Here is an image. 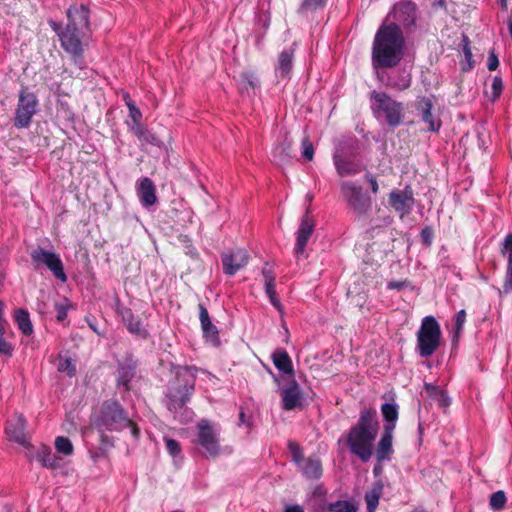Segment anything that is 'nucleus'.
<instances>
[{
    "label": "nucleus",
    "mask_w": 512,
    "mask_h": 512,
    "mask_svg": "<svg viewBox=\"0 0 512 512\" xmlns=\"http://www.w3.org/2000/svg\"><path fill=\"white\" fill-rule=\"evenodd\" d=\"M242 79L244 82L251 88H255L258 85V80L254 73L251 72H245L242 74Z\"/></svg>",
    "instance_id": "obj_54"
},
{
    "label": "nucleus",
    "mask_w": 512,
    "mask_h": 512,
    "mask_svg": "<svg viewBox=\"0 0 512 512\" xmlns=\"http://www.w3.org/2000/svg\"><path fill=\"white\" fill-rule=\"evenodd\" d=\"M507 497L503 490L491 494L489 506L493 511H501L506 507Z\"/></svg>",
    "instance_id": "obj_38"
},
{
    "label": "nucleus",
    "mask_w": 512,
    "mask_h": 512,
    "mask_svg": "<svg viewBox=\"0 0 512 512\" xmlns=\"http://www.w3.org/2000/svg\"><path fill=\"white\" fill-rule=\"evenodd\" d=\"M30 257L35 270L44 265L52 272L56 279L66 282L67 276L64 272L63 262L58 254L38 247L30 253Z\"/></svg>",
    "instance_id": "obj_10"
},
{
    "label": "nucleus",
    "mask_w": 512,
    "mask_h": 512,
    "mask_svg": "<svg viewBox=\"0 0 512 512\" xmlns=\"http://www.w3.org/2000/svg\"><path fill=\"white\" fill-rule=\"evenodd\" d=\"M51 27L52 29L59 35V32L63 31L64 29H61L60 25L55 23V22H52L51 23Z\"/></svg>",
    "instance_id": "obj_62"
},
{
    "label": "nucleus",
    "mask_w": 512,
    "mask_h": 512,
    "mask_svg": "<svg viewBox=\"0 0 512 512\" xmlns=\"http://www.w3.org/2000/svg\"><path fill=\"white\" fill-rule=\"evenodd\" d=\"M56 367L58 372L65 373L68 377L76 375V366L72 359L67 356L59 354L56 358Z\"/></svg>",
    "instance_id": "obj_35"
},
{
    "label": "nucleus",
    "mask_w": 512,
    "mask_h": 512,
    "mask_svg": "<svg viewBox=\"0 0 512 512\" xmlns=\"http://www.w3.org/2000/svg\"><path fill=\"white\" fill-rule=\"evenodd\" d=\"M435 399L439 402L440 406H442V407H446L450 404L449 398L446 394H445V398L437 397Z\"/></svg>",
    "instance_id": "obj_60"
},
{
    "label": "nucleus",
    "mask_w": 512,
    "mask_h": 512,
    "mask_svg": "<svg viewBox=\"0 0 512 512\" xmlns=\"http://www.w3.org/2000/svg\"><path fill=\"white\" fill-rule=\"evenodd\" d=\"M282 399V408L286 411H291L296 408H302L303 393L300 385L292 378L287 387L280 390Z\"/></svg>",
    "instance_id": "obj_15"
},
{
    "label": "nucleus",
    "mask_w": 512,
    "mask_h": 512,
    "mask_svg": "<svg viewBox=\"0 0 512 512\" xmlns=\"http://www.w3.org/2000/svg\"><path fill=\"white\" fill-rule=\"evenodd\" d=\"M383 492V484L381 482L375 483L370 490L365 493V502L367 512H374L379 504L380 497Z\"/></svg>",
    "instance_id": "obj_32"
},
{
    "label": "nucleus",
    "mask_w": 512,
    "mask_h": 512,
    "mask_svg": "<svg viewBox=\"0 0 512 512\" xmlns=\"http://www.w3.org/2000/svg\"><path fill=\"white\" fill-rule=\"evenodd\" d=\"M14 318L19 330H21L24 335L30 336L33 333V325L27 310L21 308L15 310Z\"/></svg>",
    "instance_id": "obj_34"
},
{
    "label": "nucleus",
    "mask_w": 512,
    "mask_h": 512,
    "mask_svg": "<svg viewBox=\"0 0 512 512\" xmlns=\"http://www.w3.org/2000/svg\"><path fill=\"white\" fill-rule=\"evenodd\" d=\"M129 117L131 122H127L128 126L141 123L142 113L135 103H128Z\"/></svg>",
    "instance_id": "obj_46"
},
{
    "label": "nucleus",
    "mask_w": 512,
    "mask_h": 512,
    "mask_svg": "<svg viewBox=\"0 0 512 512\" xmlns=\"http://www.w3.org/2000/svg\"><path fill=\"white\" fill-rule=\"evenodd\" d=\"M9 326H2L0 323V356L11 358L14 352V346L7 340Z\"/></svg>",
    "instance_id": "obj_36"
},
{
    "label": "nucleus",
    "mask_w": 512,
    "mask_h": 512,
    "mask_svg": "<svg viewBox=\"0 0 512 512\" xmlns=\"http://www.w3.org/2000/svg\"><path fill=\"white\" fill-rule=\"evenodd\" d=\"M262 275L264 278L265 292H266L267 296L269 297L270 303L278 311H281L282 304H281L279 298L277 297L276 285H275L276 275H275L274 271L271 268L265 266L262 269Z\"/></svg>",
    "instance_id": "obj_24"
},
{
    "label": "nucleus",
    "mask_w": 512,
    "mask_h": 512,
    "mask_svg": "<svg viewBox=\"0 0 512 512\" xmlns=\"http://www.w3.org/2000/svg\"><path fill=\"white\" fill-rule=\"evenodd\" d=\"M326 510L328 512H357V507L349 501L338 500L329 503Z\"/></svg>",
    "instance_id": "obj_39"
},
{
    "label": "nucleus",
    "mask_w": 512,
    "mask_h": 512,
    "mask_svg": "<svg viewBox=\"0 0 512 512\" xmlns=\"http://www.w3.org/2000/svg\"><path fill=\"white\" fill-rule=\"evenodd\" d=\"M55 309L57 312L56 318L59 322H63L67 318V306L63 304H56Z\"/></svg>",
    "instance_id": "obj_55"
},
{
    "label": "nucleus",
    "mask_w": 512,
    "mask_h": 512,
    "mask_svg": "<svg viewBox=\"0 0 512 512\" xmlns=\"http://www.w3.org/2000/svg\"><path fill=\"white\" fill-rule=\"evenodd\" d=\"M415 108L421 115L422 121L428 125V131L438 132L441 127V121L435 119L432 114L433 101L430 97H418L415 102Z\"/></svg>",
    "instance_id": "obj_17"
},
{
    "label": "nucleus",
    "mask_w": 512,
    "mask_h": 512,
    "mask_svg": "<svg viewBox=\"0 0 512 512\" xmlns=\"http://www.w3.org/2000/svg\"><path fill=\"white\" fill-rule=\"evenodd\" d=\"M379 432V420L374 408L360 411L357 422L352 425L346 436L350 452L362 462H368L374 450V442Z\"/></svg>",
    "instance_id": "obj_1"
},
{
    "label": "nucleus",
    "mask_w": 512,
    "mask_h": 512,
    "mask_svg": "<svg viewBox=\"0 0 512 512\" xmlns=\"http://www.w3.org/2000/svg\"><path fill=\"white\" fill-rule=\"evenodd\" d=\"M381 413L385 421L384 427H391V432H394L399 415L398 406L395 403H383Z\"/></svg>",
    "instance_id": "obj_30"
},
{
    "label": "nucleus",
    "mask_w": 512,
    "mask_h": 512,
    "mask_svg": "<svg viewBox=\"0 0 512 512\" xmlns=\"http://www.w3.org/2000/svg\"><path fill=\"white\" fill-rule=\"evenodd\" d=\"M371 110L377 119L384 118L389 127L395 128L402 124L404 104L393 99L386 92L372 91L370 94Z\"/></svg>",
    "instance_id": "obj_5"
},
{
    "label": "nucleus",
    "mask_w": 512,
    "mask_h": 512,
    "mask_svg": "<svg viewBox=\"0 0 512 512\" xmlns=\"http://www.w3.org/2000/svg\"><path fill=\"white\" fill-rule=\"evenodd\" d=\"M26 421L22 415L11 419L6 424V434L9 440L14 441L22 446H28L29 442L26 435Z\"/></svg>",
    "instance_id": "obj_20"
},
{
    "label": "nucleus",
    "mask_w": 512,
    "mask_h": 512,
    "mask_svg": "<svg viewBox=\"0 0 512 512\" xmlns=\"http://www.w3.org/2000/svg\"><path fill=\"white\" fill-rule=\"evenodd\" d=\"M499 66V60L495 53H491L488 57L487 68L489 71H495Z\"/></svg>",
    "instance_id": "obj_56"
},
{
    "label": "nucleus",
    "mask_w": 512,
    "mask_h": 512,
    "mask_svg": "<svg viewBox=\"0 0 512 512\" xmlns=\"http://www.w3.org/2000/svg\"><path fill=\"white\" fill-rule=\"evenodd\" d=\"M272 360L274 366L284 374H294L292 360L287 353V351L283 348H279L274 351L272 354Z\"/></svg>",
    "instance_id": "obj_28"
},
{
    "label": "nucleus",
    "mask_w": 512,
    "mask_h": 512,
    "mask_svg": "<svg viewBox=\"0 0 512 512\" xmlns=\"http://www.w3.org/2000/svg\"><path fill=\"white\" fill-rule=\"evenodd\" d=\"M92 425L98 431L121 432L130 428L134 439H139L140 428L137 423L129 418L125 408L116 400L103 401L98 413L92 420Z\"/></svg>",
    "instance_id": "obj_3"
},
{
    "label": "nucleus",
    "mask_w": 512,
    "mask_h": 512,
    "mask_svg": "<svg viewBox=\"0 0 512 512\" xmlns=\"http://www.w3.org/2000/svg\"><path fill=\"white\" fill-rule=\"evenodd\" d=\"M441 328L433 316H426L422 319L420 328L417 331V352L420 357L432 356L440 346Z\"/></svg>",
    "instance_id": "obj_6"
},
{
    "label": "nucleus",
    "mask_w": 512,
    "mask_h": 512,
    "mask_svg": "<svg viewBox=\"0 0 512 512\" xmlns=\"http://www.w3.org/2000/svg\"><path fill=\"white\" fill-rule=\"evenodd\" d=\"M221 260L224 273L228 276H234L248 264L249 255L244 249L237 248L231 253L223 254Z\"/></svg>",
    "instance_id": "obj_16"
},
{
    "label": "nucleus",
    "mask_w": 512,
    "mask_h": 512,
    "mask_svg": "<svg viewBox=\"0 0 512 512\" xmlns=\"http://www.w3.org/2000/svg\"><path fill=\"white\" fill-rule=\"evenodd\" d=\"M314 228V220L307 211L301 218L299 228L296 232L297 237L294 254L297 258H300L302 255H304L307 243L314 232Z\"/></svg>",
    "instance_id": "obj_14"
},
{
    "label": "nucleus",
    "mask_w": 512,
    "mask_h": 512,
    "mask_svg": "<svg viewBox=\"0 0 512 512\" xmlns=\"http://www.w3.org/2000/svg\"><path fill=\"white\" fill-rule=\"evenodd\" d=\"M198 310L203 337L212 345L218 346L220 344L219 331L218 328L212 323L207 308L200 303L198 305Z\"/></svg>",
    "instance_id": "obj_18"
},
{
    "label": "nucleus",
    "mask_w": 512,
    "mask_h": 512,
    "mask_svg": "<svg viewBox=\"0 0 512 512\" xmlns=\"http://www.w3.org/2000/svg\"><path fill=\"white\" fill-rule=\"evenodd\" d=\"M300 466L302 474L307 479H319L323 474L322 462L319 458L309 457Z\"/></svg>",
    "instance_id": "obj_29"
},
{
    "label": "nucleus",
    "mask_w": 512,
    "mask_h": 512,
    "mask_svg": "<svg viewBox=\"0 0 512 512\" xmlns=\"http://www.w3.org/2000/svg\"><path fill=\"white\" fill-rule=\"evenodd\" d=\"M292 153L293 148L291 142L289 141H284L283 143L277 145L273 150V156L283 163L292 159Z\"/></svg>",
    "instance_id": "obj_37"
},
{
    "label": "nucleus",
    "mask_w": 512,
    "mask_h": 512,
    "mask_svg": "<svg viewBox=\"0 0 512 512\" xmlns=\"http://www.w3.org/2000/svg\"><path fill=\"white\" fill-rule=\"evenodd\" d=\"M407 284H408L407 281H390L387 284V289L399 291V290L403 289L405 286H407Z\"/></svg>",
    "instance_id": "obj_58"
},
{
    "label": "nucleus",
    "mask_w": 512,
    "mask_h": 512,
    "mask_svg": "<svg viewBox=\"0 0 512 512\" xmlns=\"http://www.w3.org/2000/svg\"><path fill=\"white\" fill-rule=\"evenodd\" d=\"M327 0H302L299 11H316L326 6Z\"/></svg>",
    "instance_id": "obj_41"
},
{
    "label": "nucleus",
    "mask_w": 512,
    "mask_h": 512,
    "mask_svg": "<svg viewBox=\"0 0 512 512\" xmlns=\"http://www.w3.org/2000/svg\"><path fill=\"white\" fill-rule=\"evenodd\" d=\"M503 81L500 76H494L491 84V95L489 96L490 101H497L503 91Z\"/></svg>",
    "instance_id": "obj_42"
},
{
    "label": "nucleus",
    "mask_w": 512,
    "mask_h": 512,
    "mask_svg": "<svg viewBox=\"0 0 512 512\" xmlns=\"http://www.w3.org/2000/svg\"><path fill=\"white\" fill-rule=\"evenodd\" d=\"M414 201L413 190L409 185L403 190H392L388 196L389 205L400 214L401 218L411 213Z\"/></svg>",
    "instance_id": "obj_13"
},
{
    "label": "nucleus",
    "mask_w": 512,
    "mask_h": 512,
    "mask_svg": "<svg viewBox=\"0 0 512 512\" xmlns=\"http://www.w3.org/2000/svg\"><path fill=\"white\" fill-rule=\"evenodd\" d=\"M337 173L341 176H352L361 172V167L353 160L342 158L339 155L333 157Z\"/></svg>",
    "instance_id": "obj_27"
},
{
    "label": "nucleus",
    "mask_w": 512,
    "mask_h": 512,
    "mask_svg": "<svg viewBox=\"0 0 512 512\" xmlns=\"http://www.w3.org/2000/svg\"><path fill=\"white\" fill-rule=\"evenodd\" d=\"M420 237L422 243L426 247H430L432 245L433 239H434V229L430 226L424 227L420 232Z\"/></svg>",
    "instance_id": "obj_47"
},
{
    "label": "nucleus",
    "mask_w": 512,
    "mask_h": 512,
    "mask_svg": "<svg viewBox=\"0 0 512 512\" xmlns=\"http://www.w3.org/2000/svg\"><path fill=\"white\" fill-rule=\"evenodd\" d=\"M142 143H148L155 146H159L161 141L160 139L151 131L146 129L145 134L142 136V139L139 140Z\"/></svg>",
    "instance_id": "obj_51"
},
{
    "label": "nucleus",
    "mask_w": 512,
    "mask_h": 512,
    "mask_svg": "<svg viewBox=\"0 0 512 512\" xmlns=\"http://www.w3.org/2000/svg\"><path fill=\"white\" fill-rule=\"evenodd\" d=\"M100 432V445L101 449H110L114 446V440L112 437L107 435L106 431H99Z\"/></svg>",
    "instance_id": "obj_52"
},
{
    "label": "nucleus",
    "mask_w": 512,
    "mask_h": 512,
    "mask_svg": "<svg viewBox=\"0 0 512 512\" xmlns=\"http://www.w3.org/2000/svg\"><path fill=\"white\" fill-rule=\"evenodd\" d=\"M165 443L166 449L170 455L177 456L181 452L180 444L175 439L167 438Z\"/></svg>",
    "instance_id": "obj_49"
},
{
    "label": "nucleus",
    "mask_w": 512,
    "mask_h": 512,
    "mask_svg": "<svg viewBox=\"0 0 512 512\" xmlns=\"http://www.w3.org/2000/svg\"><path fill=\"white\" fill-rule=\"evenodd\" d=\"M424 388L426 392L428 393L429 397L435 399L437 397L445 398V392L441 389H439L437 386H434L429 383H425Z\"/></svg>",
    "instance_id": "obj_50"
},
{
    "label": "nucleus",
    "mask_w": 512,
    "mask_h": 512,
    "mask_svg": "<svg viewBox=\"0 0 512 512\" xmlns=\"http://www.w3.org/2000/svg\"><path fill=\"white\" fill-rule=\"evenodd\" d=\"M364 178L365 180L369 183L370 185V188H371V191L374 193V194H377L378 191H379V185H378V181H377V178L375 175H373L372 173L370 172H367L365 175H364Z\"/></svg>",
    "instance_id": "obj_53"
},
{
    "label": "nucleus",
    "mask_w": 512,
    "mask_h": 512,
    "mask_svg": "<svg viewBox=\"0 0 512 512\" xmlns=\"http://www.w3.org/2000/svg\"><path fill=\"white\" fill-rule=\"evenodd\" d=\"M67 25H72L77 30L89 29V9L85 5H73L67 10Z\"/></svg>",
    "instance_id": "obj_21"
},
{
    "label": "nucleus",
    "mask_w": 512,
    "mask_h": 512,
    "mask_svg": "<svg viewBox=\"0 0 512 512\" xmlns=\"http://www.w3.org/2000/svg\"><path fill=\"white\" fill-rule=\"evenodd\" d=\"M417 6L412 1H403L399 3L396 9L397 19L405 26L414 24Z\"/></svg>",
    "instance_id": "obj_26"
},
{
    "label": "nucleus",
    "mask_w": 512,
    "mask_h": 512,
    "mask_svg": "<svg viewBox=\"0 0 512 512\" xmlns=\"http://www.w3.org/2000/svg\"><path fill=\"white\" fill-rule=\"evenodd\" d=\"M83 31L77 30L72 25H66L65 29L59 32L61 47L67 52L73 62L81 67L83 59V44L81 41Z\"/></svg>",
    "instance_id": "obj_11"
},
{
    "label": "nucleus",
    "mask_w": 512,
    "mask_h": 512,
    "mask_svg": "<svg viewBox=\"0 0 512 512\" xmlns=\"http://www.w3.org/2000/svg\"><path fill=\"white\" fill-rule=\"evenodd\" d=\"M465 322H466V311L464 309H461L455 315L454 340H457L460 337V334L462 332Z\"/></svg>",
    "instance_id": "obj_43"
},
{
    "label": "nucleus",
    "mask_w": 512,
    "mask_h": 512,
    "mask_svg": "<svg viewBox=\"0 0 512 512\" xmlns=\"http://www.w3.org/2000/svg\"><path fill=\"white\" fill-rule=\"evenodd\" d=\"M239 423L240 424L246 423V415H245L244 411H242V410L239 413Z\"/></svg>",
    "instance_id": "obj_63"
},
{
    "label": "nucleus",
    "mask_w": 512,
    "mask_h": 512,
    "mask_svg": "<svg viewBox=\"0 0 512 512\" xmlns=\"http://www.w3.org/2000/svg\"><path fill=\"white\" fill-rule=\"evenodd\" d=\"M129 127L133 134L138 138V140L142 139V136L145 134L146 128L141 123L130 125Z\"/></svg>",
    "instance_id": "obj_57"
},
{
    "label": "nucleus",
    "mask_w": 512,
    "mask_h": 512,
    "mask_svg": "<svg viewBox=\"0 0 512 512\" xmlns=\"http://www.w3.org/2000/svg\"><path fill=\"white\" fill-rule=\"evenodd\" d=\"M295 43L293 46L284 49L278 55L277 65L275 67L276 76L282 79H289L292 69L293 61L295 56Z\"/></svg>",
    "instance_id": "obj_22"
},
{
    "label": "nucleus",
    "mask_w": 512,
    "mask_h": 512,
    "mask_svg": "<svg viewBox=\"0 0 512 512\" xmlns=\"http://www.w3.org/2000/svg\"><path fill=\"white\" fill-rule=\"evenodd\" d=\"M197 435L195 443L204 449L206 455L211 458L218 457L221 452L220 430L210 420L202 419L197 423Z\"/></svg>",
    "instance_id": "obj_7"
},
{
    "label": "nucleus",
    "mask_w": 512,
    "mask_h": 512,
    "mask_svg": "<svg viewBox=\"0 0 512 512\" xmlns=\"http://www.w3.org/2000/svg\"><path fill=\"white\" fill-rule=\"evenodd\" d=\"M462 50H463L465 59L469 63V68L468 69H472V67H473L472 51H471V48H470V41H469V38L467 36H463V39H462Z\"/></svg>",
    "instance_id": "obj_48"
},
{
    "label": "nucleus",
    "mask_w": 512,
    "mask_h": 512,
    "mask_svg": "<svg viewBox=\"0 0 512 512\" xmlns=\"http://www.w3.org/2000/svg\"><path fill=\"white\" fill-rule=\"evenodd\" d=\"M38 98L27 87L22 86L18 94V102L14 114V126L18 129L29 127L33 116L38 110Z\"/></svg>",
    "instance_id": "obj_8"
},
{
    "label": "nucleus",
    "mask_w": 512,
    "mask_h": 512,
    "mask_svg": "<svg viewBox=\"0 0 512 512\" xmlns=\"http://www.w3.org/2000/svg\"><path fill=\"white\" fill-rule=\"evenodd\" d=\"M198 368L195 366L173 367L174 378L169 381L166 398L167 408L177 413L191 399L195 390Z\"/></svg>",
    "instance_id": "obj_4"
},
{
    "label": "nucleus",
    "mask_w": 512,
    "mask_h": 512,
    "mask_svg": "<svg viewBox=\"0 0 512 512\" xmlns=\"http://www.w3.org/2000/svg\"><path fill=\"white\" fill-rule=\"evenodd\" d=\"M115 312L119 317H121L122 323L129 333L143 339L147 338L148 331L144 327L142 321L129 307H126L121 303L119 298L115 299Z\"/></svg>",
    "instance_id": "obj_12"
},
{
    "label": "nucleus",
    "mask_w": 512,
    "mask_h": 512,
    "mask_svg": "<svg viewBox=\"0 0 512 512\" xmlns=\"http://www.w3.org/2000/svg\"><path fill=\"white\" fill-rule=\"evenodd\" d=\"M137 195L144 207H149L156 203V187L150 178L143 177L139 180L137 185Z\"/></svg>",
    "instance_id": "obj_23"
},
{
    "label": "nucleus",
    "mask_w": 512,
    "mask_h": 512,
    "mask_svg": "<svg viewBox=\"0 0 512 512\" xmlns=\"http://www.w3.org/2000/svg\"><path fill=\"white\" fill-rule=\"evenodd\" d=\"M284 512H304V509L300 505L288 506Z\"/></svg>",
    "instance_id": "obj_59"
},
{
    "label": "nucleus",
    "mask_w": 512,
    "mask_h": 512,
    "mask_svg": "<svg viewBox=\"0 0 512 512\" xmlns=\"http://www.w3.org/2000/svg\"><path fill=\"white\" fill-rule=\"evenodd\" d=\"M393 433L391 427H383V432L376 445L375 458L378 463L389 461L394 454L393 449Z\"/></svg>",
    "instance_id": "obj_19"
},
{
    "label": "nucleus",
    "mask_w": 512,
    "mask_h": 512,
    "mask_svg": "<svg viewBox=\"0 0 512 512\" xmlns=\"http://www.w3.org/2000/svg\"><path fill=\"white\" fill-rule=\"evenodd\" d=\"M405 39L400 27L391 23L377 30L372 45V65L374 68H393L403 58Z\"/></svg>",
    "instance_id": "obj_2"
},
{
    "label": "nucleus",
    "mask_w": 512,
    "mask_h": 512,
    "mask_svg": "<svg viewBox=\"0 0 512 512\" xmlns=\"http://www.w3.org/2000/svg\"><path fill=\"white\" fill-rule=\"evenodd\" d=\"M123 99H124L125 104H126V106H127V107H128V103H135V102L131 99V97L129 96V94H128V93H125V94L123 95Z\"/></svg>",
    "instance_id": "obj_64"
},
{
    "label": "nucleus",
    "mask_w": 512,
    "mask_h": 512,
    "mask_svg": "<svg viewBox=\"0 0 512 512\" xmlns=\"http://www.w3.org/2000/svg\"><path fill=\"white\" fill-rule=\"evenodd\" d=\"M288 448L294 462L300 464L305 460L303 456V450L296 442L290 441L288 443Z\"/></svg>",
    "instance_id": "obj_45"
},
{
    "label": "nucleus",
    "mask_w": 512,
    "mask_h": 512,
    "mask_svg": "<svg viewBox=\"0 0 512 512\" xmlns=\"http://www.w3.org/2000/svg\"><path fill=\"white\" fill-rule=\"evenodd\" d=\"M302 157L306 161H311L314 157V147L309 137H304L302 139Z\"/></svg>",
    "instance_id": "obj_44"
},
{
    "label": "nucleus",
    "mask_w": 512,
    "mask_h": 512,
    "mask_svg": "<svg viewBox=\"0 0 512 512\" xmlns=\"http://www.w3.org/2000/svg\"><path fill=\"white\" fill-rule=\"evenodd\" d=\"M340 192L348 206L358 216L366 215L371 209V198L354 182L343 181L340 184Z\"/></svg>",
    "instance_id": "obj_9"
},
{
    "label": "nucleus",
    "mask_w": 512,
    "mask_h": 512,
    "mask_svg": "<svg viewBox=\"0 0 512 512\" xmlns=\"http://www.w3.org/2000/svg\"><path fill=\"white\" fill-rule=\"evenodd\" d=\"M51 27L52 29L59 35V32L63 31L64 29H61L60 25L55 23V22H52L51 23Z\"/></svg>",
    "instance_id": "obj_61"
},
{
    "label": "nucleus",
    "mask_w": 512,
    "mask_h": 512,
    "mask_svg": "<svg viewBox=\"0 0 512 512\" xmlns=\"http://www.w3.org/2000/svg\"><path fill=\"white\" fill-rule=\"evenodd\" d=\"M37 460L46 468H56L60 464V458L57 457L49 446H42L37 452Z\"/></svg>",
    "instance_id": "obj_31"
},
{
    "label": "nucleus",
    "mask_w": 512,
    "mask_h": 512,
    "mask_svg": "<svg viewBox=\"0 0 512 512\" xmlns=\"http://www.w3.org/2000/svg\"><path fill=\"white\" fill-rule=\"evenodd\" d=\"M136 374L135 366L132 364H120L118 368L117 385H121L126 391L130 390V382Z\"/></svg>",
    "instance_id": "obj_33"
},
{
    "label": "nucleus",
    "mask_w": 512,
    "mask_h": 512,
    "mask_svg": "<svg viewBox=\"0 0 512 512\" xmlns=\"http://www.w3.org/2000/svg\"><path fill=\"white\" fill-rule=\"evenodd\" d=\"M55 448L57 452L69 456L73 453V445L69 438L58 436L55 439Z\"/></svg>",
    "instance_id": "obj_40"
},
{
    "label": "nucleus",
    "mask_w": 512,
    "mask_h": 512,
    "mask_svg": "<svg viewBox=\"0 0 512 512\" xmlns=\"http://www.w3.org/2000/svg\"><path fill=\"white\" fill-rule=\"evenodd\" d=\"M501 254L508 259L503 289L505 293H509L512 291V233L506 235L501 247Z\"/></svg>",
    "instance_id": "obj_25"
}]
</instances>
